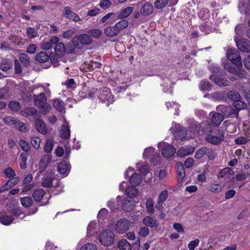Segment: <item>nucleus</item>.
<instances>
[{"label": "nucleus", "instance_id": "obj_6", "mask_svg": "<svg viewBox=\"0 0 250 250\" xmlns=\"http://www.w3.org/2000/svg\"><path fill=\"white\" fill-rule=\"evenodd\" d=\"M225 132L223 130H220L217 133V135L208 134L206 137L207 142L214 145H219L221 142L224 140Z\"/></svg>", "mask_w": 250, "mask_h": 250}, {"label": "nucleus", "instance_id": "obj_53", "mask_svg": "<svg viewBox=\"0 0 250 250\" xmlns=\"http://www.w3.org/2000/svg\"><path fill=\"white\" fill-rule=\"evenodd\" d=\"M75 48H76V44L73 42V39L72 40V42H69L67 44H66V46L65 47V53L67 54H71L73 53L75 50Z\"/></svg>", "mask_w": 250, "mask_h": 250}, {"label": "nucleus", "instance_id": "obj_13", "mask_svg": "<svg viewBox=\"0 0 250 250\" xmlns=\"http://www.w3.org/2000/svg\"><path fill=\"white\" fill-rule=\"evenodd\" d=\"M209 78L219 86L225 87L229 84V81L227 79L217 77L215 75H211Z\"/></svg>", "mask_w": 250, "mask_h": 250}, {"label": "nucleus", "instance_id": "obj_26", "mask_svg": "<svg viewBox=\"0 0 250 250\" xmlns=\"http://www.w3.org/2000/svg\"><path fill=\"white\" fill-rule=\"evenodd\" d=\"M70 135V130L69 126L62 125L60 130V136L63 139L67 140L69 138Z\"/></svg>", "mask_w": 250, "mask_h": 250}, {"label": "nucleus", "instance_id": "obj_34", "mask_svg": "<svg viewBox=\"0 0 250 250\" xmlns=\"http://www.w3.org/2000/svg\"><path fill=\"white\" fill-rule=\"evenodd\" d=\"M138 191L134 186H129L125 189V193L129 199H132L137 196Z\"/></svg>", "mask_w": 250, "mask_h": 250}, {"label": "nucleus", "instance_id": "obj_43", "mask_svg": "<svg viewBox=\"0 0 250 250\" xmlns=\"http://www.w3.org/2000/svg\"><path fill=\"white\" fill-rule=\"evenodd\" d=\"M85 67L89 70H93L96 68H100L102 65V63L98 62H93L90 63H85Z\"/></svg>", "mask_w": 250, "mask_h": 250}, {"label": "nucleus", "instance_id": "obj_50", "mask_svg": "<svg viewBox=\"0 0 250 250\" xmlns=\"http://www.w3.org/2000/svg\"><path fill=\"white\" fill-rule=\"evenodd\" d=\"M208 69L212 73H220L223 75L226 73L225 70L224 69H222L220 67L215 66L213 64H211L208 66Z\"/></svg>", "mask_w": 250, "mask_h": 250}, {"label": "nucleus", "instance_id": "obj_47", "mask_svg": "<svg viewBox=\"0 0 250 250\" xmlns=\"http://www.w3.org/2000/svg\"><path fill=\"white\" fill-rule=\"evenodd\" d=\"M22 114L24 116H31L37 114V110L35 107H27L25 108L22 111Z\"/></svg>", "mask_w": 250, "mask_h": 250}, {"label": "nucleus", "instance_id": "obj_8", "mask_svg": "<svg viewBox=\"0 0 250 250\" xmlns=\"http://www.w3.org/2000/svg\"><path fill=\"white\" fill-rule=\"evenodd\" d=\"M129 226V220L125 218H122L117 221L115 228L117 232L123 234L128 229Z\"/></svg>", "mask_w": 250, "mask_h": 250}, {"label": "nucleus", "instance_id": "obj_20", "mask_svg": "<svg viewBox=\"0 0 250 250\" xmlns=\"http://www.w3.org/2000/svg\"><path fill=\"white\" fill-rule=\"evenodd\" d=\"M119 33L120 32L115 25L109 26L106 27L104 30L105 35L110 38L117 36Z\"/></svg>", "mask_w": 250, "mask_h": 250}, {"label": "nucleus", "instance_id": "obj_25", "mask_svg": "<svg viewBox=\"0 0 250 250\" xmlns=\"http://www.w3.org/2000/svg\"><path fill=\"white\" fill-rule=\"evenodd\" d=\"M49 59V56L47 53L44 51H42L38 53L36 57L35 60L40 63L47 62Z\"/></svg>", "mask_w": 250, "mask_h": 250}, {"label": "nucleus", "instance_id": "obj_62", "mask_svg": "<svg viewBox=\"0 0 250 250\" xmlns=\"http://www.w3.org/2000/svg\"><path fill=\"white\" fill-rule=\"evenodd\" d=\"M80 250H97L96 245L93 243H87L84 245Z\"/></svg>", "mask_w": 250, "mask_h": 250}, {"label": "nucleus", "instance_id": "obj_52", "mask_svg": "<svg viewBox=\"0 0 250 250\" xmlns=\"http://www.w3.org/2000/svg\"><path fill=\"white\" fill-rule=\"evenodd\" d=\"M19 145L22 150L25 152L24 153H29V151L31 148L29 144L25 141L21 139L19 141Z\"/></svg>", "mask_w": 250, "mask_h": 250}, {"label": "nucleus", "instance_id": "obj_63", "mask_svg": "<svg viewBox=\"0 0 250 250\" xmlns=\"http://www.w3.org/2000/svg\"><path fill=\"white\" fill-rule=\"evenodd\" d=\"M76 30L74 28L69 29L63 33L62 36L65 39H69L75 34Z\"/></svg>", "mask_w": 250, "mask_h": 250}, {"label": "nucleus", "instance_id": "obj_40", "mask_svg": "<svg viewBox=\"0 0 250 250\" xmlns=\"http://www.w3.org/2000/svg\"><path fill=\"white\" fill-rule=\"evenodd\" d=\"M133 8L131 7H127L121 11L117 18L118 19L127 17L132 12Z\"/></svg>", "mask_w": 250, "mask_h": 250}, {"label": "nucleus", "instance_id": "obj_18", "mask_svg": "<svg viewBox=\"0 0 250 250\" xmlns=\"http://www.w3.org/2000/svg\"><path fill=\"white\" fill-rule=\"evenodd\" d=\"M35 125L36 129L38 132L44 135L47 133L46 126L43 121L37 119L35 121Z\"/></svg>", "mask_w": 250, "mask_h": 250}, {"label": "nucleus", "instance_id": "obj_3", "mask_svg": "<svg viewBox=\"0 0 250 250\" xmlns=\"http://www.w3.org/2000/svg\"><path fill=\"white\" fill-rule=\"evenodd\" d=\"M73 40L76 44V48L79 49H81L83 45L91 44L93 42L91 36L87 34L76 35L73 38Z\"/></svg>", "mask_w": 250, "mask_h": 250}, {"label": "nucleus", "instance_id": "obj_49", "mask_svg": "<svg viewBox=\"0 0 250 250\" xmlns=\"http://www.w3.org/2000/svg\"><path fill=\"white\" fill-rule=\"evenodd\" d=\"M14 219L11 215H2L0 217V222L5 225H9L12 223Z\"/></svg>", "mask_w": 250, "mask_h": 250}, {"label": "nucleus", "instance_id": "obj_46", "mask_svg": "<svg viewBox=\"0 0 250 250\" xmlns=\"http://www.w3.org/2000/svg\"><path fill=\"white\" fill-rule=\"evenodd\" d=\"M8 107L13 111L18 112L21 109V104L17 101H10L8 104Z\"/></svg>", "mask_w": 250, "mask_h": 250}, {"label": "nucleus", "instance_id": "obj_31", "mask_svg": "<svg viewBox=\"0 0 250 250\" xmlns=\"http://www.w3.org/2000/svg\"><path fill=\"white\" fill-rule=\"evenodd\" d=\"M211 99L213 101H226L227 98L223 92H215L211 93Z\"/></svg>", "mask_w": 250, "mask_h": 250}, {"label": "nucleus", "instance_id": "obj_7", "mask_svg": "<svg viewBox=\"0 0 250 250\" xmlns=\"http://www.w3.org/2000/svg\"><path fill=\"white\" fill-rule=\"evenodd\" d=\"M234 40L238 48L240 51L245 53L250 52V40L245 38L237 40L236 37L234 38Z\"/></svg>", "mask_w": 250, "mask_h": 250}, {"label": "nucleus", "instance_id": "obj_29", "mask_svg": "<svg viewBox=\"0 0 250 250\" xmlns=\"http://www.w3.org/2000/svg\"><path fill=\"white\" fill-rule=\"evenodd\" d=\"M204 130L207 132L217 135V133L219 132L220 130L218 129V126H215L214 124L208 123L204 126Z\"/></svg>", "mask_w": 250, "mask_h": 250}, {"label": "nucleus", "instance_id": "obj_32", "mask_svg": "<svg viewBox=\"0 0 250 250\" xmlns=\"http://www.w3.org/2000/svg\"><path fill=\"white\" fill-rule=\"evenodd\" d=\"M117 247L120 250H131V245L125 239H122L118 242Z\"/></svg>", "mask_w": 250, "mask_h": 250}, {"label": "nucleus", "instance_id": "obj_48", "mask_svg": "<svg viewBox=\"0 0 250 250\" xmlns=\"http://www.w3.org/2000/svg\"><path fill=\"white\" fill-rule=\"evenodd\" d=\"M189 131L192 133H199L202 130V125L198 123L191 124L189 127Z\"/></svg>", "mask_w": 250, "mask_h": 250}, {"label": "nucleus", "instance_id": "obj_54", "mask_svg": "<svg viewBox=\"0 0 250 250\" xmlns=\"http://www.w3.org/2000/svg\"><path fill=\"white\" fill-rule=\"evenodd\" d=\"M49 59L51 63H52L54 67H56L59 65L58 57L56 53H51L49 55Z\"/></svg>", "mask_w": 250, "mask_h": 250}, {"label": "nucleus", "instance_id": "obj_35", "mask_svg": "<svg viewBox=\"0 0 250 250\" xmlns=\"http://www.w3.org/2000/svg\"><path fill=\"white\" fill-rule=\"evenodd\" d=\"M12 67V62L10 60H2L1 62L0 63V69L3 71H6L11 69Z\"/></svg>", "mask_w": 250, "mask_h": 250}, {"label": "nucleus", "instance_id": "obj_12", "mask_svg": "<svg viewBox=\"0 0 250 250\" xmlns=\"http://www.w3.org/2000/svg\"><path fill=\"white\" fill-rule=\"evenodd\" d=\"M187 133L188 130L186 128L178 126L174 131V138L177 140H183L186 138Z\"/></svg>", "mask_w": 250, "mask_h": 250}, {"label": "nucleus", "instance_id": "obj_11", "mask_svg": "<svg viewBox=\"0 0 250 250\" xmlns=\"http://www.w3.org/2000/svg\"><path fill=\"white\" fill-rule=\"evenodd\" d=\"M63 14L67 19L73 20L74 21H77L80 20L78 15L72 11L71 8L69 6L64 7L63 11Z\"/></svg>", "mask_w": 250, "mask_h": 250}, {"label": "nucleus", "instance_id": "obj_56", "mask_svg": "<svg viewBox=\"0 0 250 250\" xmlns=\"http://www.w3.org/2000/svg\"><path fill=\"white\" fill-rule=\"evenodd\" d=\"M207 151H208L207 147H202L196 152L194 156L196 159H200L206 154Z\"/></svg>", "mask_w": 250, "mask_h": 250}, {"label": "nucleus", "instance_id": "obj_42", "mask_svg": "<svg viewBox=\"0 0 250 250\" xmlns=\"http://www.w3.org/2000/svg\"><path fill=\"white\" fill-rule=\"evenodd\" d=\"M146 209L149 214H153L154 211V202L151 198H148L146 202Z\"/></svg>", "mask_w": 250, "mask_h": 250}, {"label": "nucleus", "instance_id": "obj_17", "mask_svg": "<svg viewBox=\"0 0 250 250\" xmlns=\"http://www.w3.org/2000/svg\"><path fill=\"white\" fill-rule=\"evenodd\" d=\"M143 224L148 227L156 229L159 226L157 220L150 216H146L143 220Z\"/></svg>", "mask_w": 250, "mask_h": 250}, {"label": "nucleus", "instance_id": "obj_2", "mask_svg": "<svg viewBox=\"0 0 250 250\" xmlns=\"http://www.w3.org/2000/svg\"><path fill=\"white\" fill-rule=\"evenodd\" d=\"M35 104L40 109V113L46 115L49 111L51 106L46 103L47 98L44 93H41L38 96L34 95Z\"/></svg>", "mask_w": 250, "mask_h": 250}, {"label": "nucleus", "instance_id": "obj_36", "mask_svg": "<svg viewBox=\"0 0 250 250\" xmlns=\"http://www.w3.org/2000/svg\"><path fill=\"white\" fill-rule=\"evenodd\" d=\"M14 125H15V128L23 133H25L28 131V129L26 126V125L23 123L21 122L19 120H17L15 121L14 123Z\"/></svg>", "mask_w": 250, "mask_h": 250}, {"label": "nucleus", "instance_id": "obj_21", "mask_svg": "<svg viewBox=\"0 0 250 250\" xmlns=\"http://www.w3.org/2000/svg\"><path fill=\"white\" fill-rule=\"evenodd\" d=\"M178 182H181L185 178L186 174L184 165L181 162H178L176 166Z\"/></svg>", "mask_w": 250, "mask_h": 250}, {"label": "nucleus", "instance_id": "obj_41", "mask_svg": "<svg viewBox=\"0 0 250 250\" xmlns=\"http://www.w3.org/2000/svg\"><path fill=\"white\" fill-rule=\"evenodd\" d=\"M21 204L24 208L30 207L33 202V199L30 196H25L20 198Z\"/></svg>", "mask_w": 250, "mask_h": 250}, {"label": "nucleus", "instance_id": "obj_61", "mask_svg": "<svg viewBox=\"0 0 250 250\" xmlns=\"http://www.w3.org/2000/svg\"><path fill=\"white\" fill-rule=\"evenodd\" d=\"M154 148L152 147H149L148 148H146L144 152L143 156L145 158H148L151 157L152 155L153 157L154 156Z\"/></svg>", "mask_w": 250, "mask_h": 250}, {"label": "nucleus", "instance_id": "obj_23", "mask_svg": "<svg viewBox=\"0 0 250 250\" xmlns=\"http://www.w3.org/2000/svg\"><path fill=\"white\" fill-rule=\"evenodd\" d=\"M142 181L141 175L137 173L132 174L129 178V182L132 186H137L141 184Z\"/></svg>", "mask_w": 250, "mask_h": 250}, {"label": "nucleus", "instance_id": "obj_30", "mask_svg": "<svg viewBox=\"0 0 250 250\" xmlns=\"http://www.w3.org/2000/svg\"><path fill=\"white\" fill-rule=\"evenodd\" d=\"M54 175H45L44 176L42 184L43 187L46 188H50L52 186V182L54 180Z\"/></svg>", "mask_w": 250, "mask_h": 250}, {"label": "nucleus", "instance_id": "obj_19", "mask_svg": "<svg viewBox=\"0 0 250 250\" xmlns=\"http://www.w3.org/2000/svg\"><path fill=\"white\" fill-rule=\"evenodd\" d=\"M248 3V0H239L238 7L241 13H244L245 15L249 14L250 9Z\"/></svg>", "mask_w": 250, "mask_h": 250}, {"label": "nucleus", "instance_id": "obj_51", "mask_svg": "<svg viewBox=\"0 0 250 250\" xmlns=\"http://www.w3.org/2000/svg\"><path fill=\"white\" fill-rule=\"evenodd\" d=\"M169 0H156L154 2V7L156 9H161L166 7Z\"/></svg>", "mask_w": 250, "mask_h": 250}, {"label": "nucleus", "instance_id": "obj_57", "mask_svg": "<svg viewBox=\"0 0 250 250\" xmlns=\"http://www.w3.org/2000/svg\"><path fill=\"white\" fill-rule=\"evenodd\" d=\"M212 84L208 81H202L200 83V87L202 90L211 89Z\"/></svg>", "mask_w": 250, "mask_h": 250}, {"label": "nucleus", "instance_id": "obj_4", "mask_svg": "<svg viewBox=\"0 0 250 250\" xmlns=\"http://www.w3.org/2000/svg\"><path fill=\"white\" fill-rule=\"evenodd\" d=\"M99 240L100 243L104 246H111L115 240L114 234L112 231L105 229L100 233Z\"/></svg>", "mask_w": 250, "mask_h": 250}, {"label": "nucleus", "instance_id": "obj_22", "mask_svg": "<svg viewBox=\"0 0 250 250\" xmlns=\"http://www.w3.org/2000/svg\"><path fill=\"white\" fill-rule=\"evenodd\" d=\"M153 7L151 4L146 3L141 7L140 12L143 16H148L153 12Z\"/></svg>", "mask_w": 250, "mask_h": 250}, {"label": "nucleus", "instance_id": "obj_58", "mask_svg": "<svg viewBox=\"0 0 250 250\" xmlns=\"http://www.w3.org/2000/svg\"><path fill=\"white\" fill-rule=\"evenodd\" d=\"M88 34L94 38L98 39L102 34V31L99 29H93L88 31Z\"/></svg>", "mask_w": 250, "mask_h": 250}, {"label": "nucleus", "instance_id": "obj_9", "mask_svg": "<svg viewBox=\"0 0 250 250\" xmlns=\"http://www.w3.org/2000/svg\"><path fill=\"white\" fill-rule=\"evenodd\" d=\"M70 168V164L66 160H62L59 163L57 170L60 174L67 176L69 173Z\"/></svg>", "mask_w": 250, "mask_h": 250}, {"label": "nucleus", "instance_id": "obj_28", "mask_svg": "<svg viewBox=\"0 0 250 250\" xmlns=\"http://www.w3.org/2000/svg\"><path fill=\"white\" fill-rule=\"evenodd\" d=\"M44 194L45 191L43 189L38 188L34 191L32 194V197L35 201L39 202L43 198Z\"/></svg>", "mask_w": 250, "mask_h": 250}, {"label": "nucleus", "instance_id": "obj_15", "mask_svg": "<svg viewBox=\"0 0 250 250\" xmlns=\"http://www.w3.org/2000/svg\"><path fill=\"white\" fill-rule=\"evenodd\" d=\"M161 152L164 157L169 158L174 155L176 150L173 146L168 145L162 149Z\"/></svg>", "mask_w": 250, "mask_h": 250}, {"label": "nucleus", "instance_id": "obj_38", "mask_svg": "<svg viewBox=\"0 0 250 250\" xmlns=\"http://www.w3.org/2000/svg\"><path fill=\"white\" fill-rule=\"evenodd\" d=\"M227 97L229 99L236 101H240V100L242 99V97L239 94V93L235 91V90H231L229 92L227 95Z\"/></svg>", "mask_w": 250, "mask_h": 250}, {"label": "nucleus", "instance_id": "obj_64", "mask_svg": "<svg viewBox=\"0 0 250 250\" xmlns=\"http://www.w3.org/2000/svg\"><path fill=\"white\" fill-rule=\"evenodd\" d=\"M111 2L109 0H102L100 3V6L103 9L108 8L111 5Z\"/></svg>", "mask_w": 250, "mask_h": 250}, {"label": "nucleus", "instance_id": "obj_33", "mask_svg": "<svg viewBox=\"0 0 250 250\" xmlns=\"http://www.w3.org/2000/svg\"><path fill=\"white\" fill-rule=\"evenodd\" d=\"M224 120L223 115L219 113H214L211 117V121L215 126H218Z\"/></svg>", "mask_w": 250, "mask_h": 250}, {"label": "nucleus", "instance_id": "obj_45", "mask_svg": "<svg viewBox=\"0 0 250 250\" xmlns=\"http://www.w3.org/2000/svg\"><path fill=\"white\" fill-rule=\"evenodd\" d=\"M53 106L59 112L64 111V104L63 102L60 99L55 100L53 102Z\"/></svg>", "mask_w": 250, "mask_h": 250}, {"label": "nucleus", "instance_id": "obj_37", "mask_svg": "<svg viewBox=\"0 0 250 250\" xmlns=\"http://www.w3.org/2000/svg\"><path fill=\"white\" fill-rule=\"evenodd\" d=\"M29 153H21L20 156V159L21 161L20 162V167L21 169H25L27 167V160L29 156Z\"/></svg>", "mask_w": 250, "mask_h": 250}, {"label": "nucleus", "instance_id": "obj_44", "mask_svg": "<svg viewBox=\"0 0 250 250\" xmlns=\"http://www.w3.org/2000/svg\"><path fill=\"white\" fill-rule=\"evenodd\" d=\"M115 26L117 28L118 31L120 32L122 30L126 28L128 25V21L124 19H122L118 21Z\"/></svg>", "mask_w": 250, "mask_h": 250}, {"label": "nucleus", "instance_id": "obj_10", "mask_svg": "<svg viewBox=\"0 0 250 250\" xmlns=\"http://www.w3.org/2000/svg\"><path fill=\"white\" fill-rule=\"evenodd\" d=\"M135 206V202L133 199H124L122 202V208L125 212L131 211Z\"/></svg>", "mask_w": 250, "mask_h": 250}, {"label": "nucleus", "instance_id": "obj_14", "mask_svg": "<svg viewBox=\"0 0 250 250\" xmlns=\"http://www.w3.org/2000/svg\"><path fill=\"white\" fill-rule=\"evenodd\" d=\"M101 93L99 98L101 100H107L108 102H113L115 100H113L114 96L111 94L110 89L107 87H104L101 90Z\"/></svg>", "mask_w": 250, "mask_h": 250}, {"label": "nucleus", "instance_id": "obj_39", "mask_svg": "<svg viewBox=\"0 0 250 250\" xmlns=\"http://www.w3.org/2000/svg\"><path fill=\"white\" fill-rule=\"evenodd\" d=\"M19 60L23 64V66L27 67L30 64V59L29 56L25 53L21 54L19 56Z\"/></svg>", "mask_w": 250, "mask_h": 250}, {"label": "nucleus", "instance_id": "obj_59", "mask_svg": "<svg viewBox=\"0 0 250 250\" xmlns=\"http://www.w3.org/2000/svg\"><path fill=\"white\" fill-rule=\"evenodd\" d=\"M53 141L52 140H48L45 143V145L44 146V151L46 153L50 152L53 147Z\"/></svg>", "mask_w": 250, "mask_h": 250}, {"label": "nucleus", "instance_id": "obj_55", "mask_svg": "<svg viewBox=\"0 0 250 250\" xmlns=\"http://www.w3.org/2000/svg\"><path fill=\"white\" fill-rule=\"evenodd\" d=\"M26 35L30 39L34 38L38 36V32L34 28L28 27L26 30Z\"/></svg>", "mask_w": 250, "mask_h": 250}, {"label": "nucleus", "instance_id": "obj_24", "mask_svg": "<svg viewBox=\"0 0 250 250\" xmlns=\"http://www.w3.org/2000/svg\"><path fill=\"white\" fill-rule=\"evenodd\" d=\"M55 51L59 57H62L65 55L66 51L64 44L62 42L57 43L55 47Z\"/></svg>", "mask_w": 250, "mask_h": 250}, {"label": "nucleus", "instance_id": "obj_16", "mask_svg": "<svg viewBox=\"0 0 250 250\" xmlns=\"http://www.w3.org/2000/svg\"><path fill=\"white\" fill-rule=\"evenodd\" d=\"M227 59L230 61L232 63L236 62L240 59V61H242L238 51L235 49H230L227 53Z\"/></svg>", "mask_w": 250, "mask_h": 250}, {"label": "nucleus", "instance_id": "obj_5", "mask_svg": "<svg viewBox=\"0 0 250 250\" xmlns=\"http://www.w3.org/2000/svg\"><path fill=\"white\" fill-rule=\"evenodd\" d=\"M216 110L220 112L223 117H229L234 115L236 118H238V111L229 106L225 105H219L216 107Z\"/></svg>", "mask_w": 250, "mask_h": 250}, {"label": "nucleus", "instance_id": "obj_1", "mask_svg": "<svg viewBox=\"0 0 250 250\" xmlns=\"http://www.w3.org/2000/svg\"><path fill=\"white\" fill-rule=\"evenodd\" d=\"M242 61L240 59L233 63L226 62L224 63V67L228 72L237 76L239 78H244L246 76V71L243 68Z\"/></svg>", "mask_w": 250, "mask_h": 250}, {"label": "nucleus", "instance_id": "obj_60", "mask_svg": "<svg viewBox=\"0 0 250 250\" xmlns=\"http://www.w3.org/2000/svg\"><path fill=\"white\" fill-rule=\"evenodd\" d=\"M30 142L33 146L38 150L40 147L41 139L38 137H34L31 139Z\"/></svg>", "mask_w": 250, "mask_h": 250}, {"label": "nucleus", "instance_id": "obj_27", "mask_svg": "<svg viewBox=\"0 0 250 250\" xmlns=\"http://www.w3.org/2000/svg\"><path fill=\"white\" fill-rule=\"evenodd\" d=\"M249 29L245 24H239L237 25L235 27V32L238 36H243L245 34L247 35V31Z\"/></svg>", "mask_w": 250, "mask_h": 250}]
</instances>
